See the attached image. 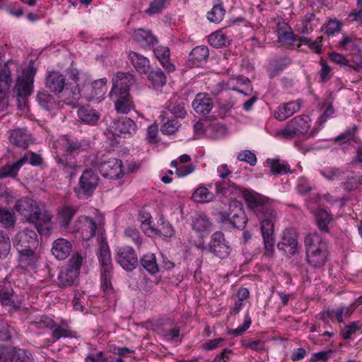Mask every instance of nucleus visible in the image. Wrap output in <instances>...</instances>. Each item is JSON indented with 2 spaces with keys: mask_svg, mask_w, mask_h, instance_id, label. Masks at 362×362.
I'll return each mask as SVG.
<instances>
[{
  "mask_svg": "<svg viewBox=\"0 0 362 362\" xmlns=\"http://www.w3.org/2000/svg\"><path fill=\"white\" fill-rule=\"evenodd\" d=\"M296 189L298 193L304 194L310 192L312 188L306 179L300 178L298 180Z\"/></svg>",
  "mask_w": 362,
  "mask_h": 362,
  "instance_id": "obj_61",
  "label": "nucleus"
},
{
  "mask_svg": "<svg viewBox=\"0 0 362 362\" xmlns=\"http://www.w3.org/2000/svg\"><path fill=\"white\" fill-rule=\"evenodd\" d=\"M194 170V166L192 164H189L176 168L175 173L178 177H185L192 173Z\"/></svg>",
  "mask_w": 362,
  "mask_h": 362,
  "instance_id": "obj_64",
  "label": "nucleus"
},
{
  "mask_svg": "<svg viewBox=\"0 0 362 362\" xmlns=\"http://www.w3.org/2000/svg\"><path fill=\"white\" fill-rule=\"evenodd\" d=\"M110 98L115 104V109L119 114H128L131 110L134 109V102L129 93L124 91L123 93L110 92Z\"/></svg>",
  "mask_w": 362,
  "mask_h": 362,
  "instance_id": "obj_13",
  "label": "nucleus"
},
{
  "mask_svg": "<svg viewBox=\"0 0 362 362\" xmlns=\"http://www.w3.org/2000/svg\"><path fill=\"white\" fill-rule=\"evenodd\" d=\"M11 243L8 235L0 230V257L5 258L10 252Z\"/></svg>",
  "mask_w": 362,
  "mask_h": 362,
  "instance_id": "obj_48",
  "label": "nucleus"
},
{
  "mask_svg": "<svg viewBox=\"0 0 362 362\" xmlns=\"http://www.w3.org/2000/svg\"><path fill=\"white\" fill-rule=\"evenodd\" d=\"M98 169L104 177L117 179L123 175L122 162L119 159L111 158L101 163L98 165Z\"/></svg>",
  "mask_w": 362,
  "mask_h": 362,
  "instance_id": "obj_14",
  "label": "nucleus"
},
{
  "mask_svg": "<svg viewBox=\"0 0 362 362\" xmlns=\"http://www.w3.org/2000/svg\"><path fill=\"white\" fill-rule=\"evenodd\" d=\"M158 129L156 124L150 125L147 129V139L148 142L155 144L158 141Z\"/></svg>",
  "mask_w": 362,
  "mask_h": 362,
  "instance_id": "obj_59",
  "label": "nucleus"
},
{
  "mask_svg": "<svg viewBox=\"0 0 362 362\" xmlns=\"http://www.w3.org/2000/svg\"><path fill=\"white\" fill-rule=\"evenodd\" d=\"M252 320L248 313H246L244 317V322L242 326L236 329H230L228 332L229 334L240 336L243 334L251 325Z\"/></svg>",
  "mask_w": 362,
  "mask_h": 362,
  "instance_id": "obj_52",
  "label": "nucleus"
},
{
  "mask_svg": "<svg viewBox=\"0 0 362 362\" xmlns=\"http://www.w3.org/2000/svg\"><path fill=\"white\" fill-rule=\"evenodd\" d=\"M208 40L209 44L214 47L220 48L229 45L231 39L229 38L223 30H220L211 33L209 36Z\"/></svg>",
  "mask_w": 362,
  "mask_h": 362,
  "instance_id": "obj_36",
  "label": "nucleus"
},
{
  "mask_svg": "<svg viewBox=\"0 0 362 362\" xmlns=\"http://www.w3.org/2000/svg\"><path fill=\"white\" fill-rule=\"evenodd\" d=\"M46 86L51 91L59 93L65 87V78L59 71H50L47 76Z\"/></svg>",
  "mask_w": 362,
  "mask_h": 362,
  "instance_id": "obj_23",
  "label": "nucleus"
},
{
  "mask_svg": "<svg viewBox=\"0 0 362 362\" xmlns=\"http://www.w3.org/2000/svg\"><path fill=\"white\" fill-rule=\"evenodd\" d=\"M238 160L245 161L250 165H255L257 163V158L252 151L245 150L240 152L237 156Z\"/></svg>",
  "mask_w": 362,
  "mask_h": 362,
  "instance_id": "obj_56",
  "label": "nucleus"
},
{
  "mask_svg": "<svg viewBox=\"0 0 362 362\" xmlns=\"http://www.w3.org/2000/svg\"><path fill=\"white\" fill-rule=\"evenodd\" d=\"M116 262L127 271H132L138 264V257L135 250L130 246L118 247L115 250Z\"/></svg>",
  "mask_w": 362,
  "mask_h": 362,
  "instance_id": "obj_10",
  "label": "nucleus"
},
{
  "mask_svg": "<svg viewBox=\"0 0 362 362\" xmlns=\"http://www.w3.org/2000/svg\"><path fill=\"white\" fill-rule=\"evenodd\" d=\"M0 301L3 306L9 308V310H17L21 308V301L13 298V291L1 288L0 290Z\"/></svg>",
  "mask_w": 362,
  "mask_h": 362,
  "instance_id": "obj_30",
  "label": "nucleus"
},
{
  "mask_svg": "<svg viewBox=\"0 0 362 362\" xmlns=\"http://www.w3.org/2000/svg\"><path fill=\"white\" fill-rule=\"evenodd\" d=\"M0 223L5 228H13L16 223V217L8 210L0 207Z\"/></svg>",
  "mask_w": 362,
  "mask_h": 362,
  "instance_id": "obj_45",
  "label": "nucleus"
},
{
  "mask_svg": "<svg viewBox=\"0 0 362 362\" xmlns=\"http://www.w3.org/2000/svg\"><path fill=\"white\" fill-rule=\"evenodd\" d=\"M83 257L78 255H74L69 263L60 270L57 276V284L62 288L74 286L77 282Z\"/></svg>",
  "mask_w": 362,
  "mask_h": 362,
  "instance_id": "obj_7",
  "label": "nucleus"
},
{
  "mask_svg": "<svg viewBox=\"0 0 362 362\" xmlns=\"http://www.w3.org/2000/svg\"><path fill=\"white\" fill-rule=\"evenodd\" d=\"M78 115L81 121L86 124L90 123V109L88 105L80 107L78 110Z\"/></svg>",
  "mask_w": 362,
  "mask_h": 362,
  "instance_id": "obj_60",
  "label": "nucleus"
},
{
  "mask_svg": "<svg viewBox=\"0 0 362 362\" xmlns=\"http://www.w3.org/2000/svg\"><path fill=\"white\" fill-rule=\"evenodd\" d=\"M71 251V243L66 239H57L52 244V252L58 259H65Z\"/></svg>",
  "mask_w": 362,
  "mask_h": 362,
  "instance_id": "obj_24",
  "label": "nucleus"
},
{
  "mask_svg": "<svg viewBox=\"0 0 362 362\" xmlns=\"http://www.w3.org/2000/svg\"><path fill=\"white\" fill-rule=\"evenodd\" d=\"M228 206V212H219L220 222L223 225H229L230 228H244L247 222V218L241 202L237 199H231Z\"/></svg>",
  "mask_w": 362,
  "mask_h": 362,
  "instance_id": "obj_6",
  "label": "nucleus"
},
{
  "mask_svg": "<svg viewBox=\"0 0 362 362\" xmlns=\"http://www.w3.org/2000/svg\"><path fill=\"white\" fill-rule=\"evenodd\" d=\"M208 251L221 259L229 255L230 248L222 232L216 231L212 234Z\"/></svg>",
  "mask_w": 362,
  "mask_h": 362,
  "instance_id": "obj_11",
  "label": "nucleus"
},
{
  "mask_svg": "<svg viewBox=\"0 0 362 362\" xmlns=\"http://www.w3.org/2000/svg\"><path fill=\"white\" fill-rule=\"evenodd\" d=\"M192 199L198 203H204L212 201L214 194L205 187H199L192 194Z\"/></svg>",
  "mask_w": 362,
  "mask_h": 362,
  "instance_id": "obj_42",
  "label": "nucleus"
},
{
  "mask_svg": "<svg viewBox=\"0 0 362 362\" xmlns=\"http://www.w3.org/2000/svg\"><path fill=\"white\" fill-rule=\"evenodd\" d=\"M192 226L197 231H206L211 228V223L206 215L199 214L192 220Z\"/></svg>",
  "mask_w": 362,
  "mask_h": 362,
  "instance_id": "obj_44",
  "label": "nucleus"
},
{
  "mask_svg": "<svg viewBox=\"0 0 362 362\" xmlns=\"http://www.w3.org/2000/svg\"><path fill=\"white\" fill-rule=\"evenodd\" d=\"M110 130L113 135L117 136L132 135L136 132V124L129 117H121L112 122Z\"/></svg>",
  "mask_w": 362,
  "mask_h": 362,
  "instance_id": "obj_12",
  "label": "nucleus"
},
{
  "mask_svg": "<svg viewBox=\"0 0 362 362\" xmlns=\"http://www.w3.org/2000/svg\"><path fill=\"white\" fill-rule=\"evenodd\" d=\"M23 222L35 224V228L41 235L50 234L53 223L52 214L40 209L36 201L28 197L18 199L13 207Z\"/></svg>",
  "mask_w": 362,
  "mask_h": 362,
  "instance_id": "obj_3",
  "label": "nucleus"
},
{
  "mask_svg": "<svg viewBox=\"0 0 362 362\" xmlns=\"http://www.w3.org/2000/svg\"><path fill=\"white\" fill-rule=\"evenodd\" d=\"M39 104L45 109H49L53 98L46 90L40 91L37 95Z\"/></svg>",
  "mask_w": 362,
  "mask_h": 362,
  "instance_id": "obj_53",
  "label": "nucleus"
},
{
  "mask_svg": "<svg viewBox=\"0 0 362 362\" xmlns=\"http://www.w3.org/2000/svg\"><path fill=\"white\" fill-rule=\"evenodd\" d=\"M33 323L40 329L50 327L52 330V337L55 341L62 337H71V332L69 329L54 323L52 320L48 317H45L44 320H41L40 322H34Z\"/></svg>",
  "mask_w": 362,
  "mask_h": 362,
  "instance_id": "obj_19",
  "label": "nucleus"
},
{
  "mask_svg": "<svg viewBox=\"0 0 362 362\" xmlns=\"http://www.w3.org/2000/svg\"><path fill=\"white\" fill-rule=\"evenodd\" d=\"M244 197L249 208L254 211L260 222V230L265 250L272 252L274 249V223L277 218L274 201L252 191L246 192Z\"/></svg>",
  "mask_w": 362,
  "mask_h": 362,
  "instance_id": "obj_1",
  "label": "nucleus"
},
{
  "mask_svg": "<svg viewBox=\"0 0 362 362\" xmlns=\"http://www.w3.org/2000/svg\"><path fill=\"white\" fill-rule=\"evenodd\" d=\"M341 28V23L337 19H330L327 22L326 26V33L329 35H333L337 33H339Z\"/></svg>",
  "mask_w": 362,
  "mask_h": 362,
  "instance_id": "obj_58",
  "label": "nucleus"
},
{
  "mask_svg": "<svg viewBox=\"0 0 362 362\" xmlns=\"http://www.w3.org/2000/svg\"><path fill=\"white\" fill-rule=\"evenodd\" d=\"M192 106L197 114L207 117L214 108V101L208 93H199L193 100Z\"/></svg>",
  "mask_w": 362,
  "mask_h": 362,
  "instance_id": "obj_15",
  "label": "nucleus"
},
{
  "mask_svg": "<svg viewBox=\"0 0 362 362\" xmlns=\"http://www.w3.org/2000/svg\"><path fill=\"white\" fill-rule=\"evenodd\" d=\"M186 103L183 101H169L166 108L176 117L183 118L187 114Z\"/></svg>",
  "mask_w": 362,
  "mask_h": 362,
  "instance_id": "obj_40",
  "label": "nucleus"
},
{
  "mask_svg": "<svg viewBox=\"0 0 362 362\" xmlns=\"http://www.w3.org/2000/svg\"><path fill=\"white\" fill-rule=\"evenodd\" d=\"M156 234H160L165 238H170L174 234L171 225L168 221H162L160 225L156 228Z\"/></svg>",
  "mask_w": 362,
  "mask_h": 362,
  "instance_id": "obj_57",
  "label": "nucleus"
},
{
  "mask_svg": "<svg viewBox=\"0 0 362 362\" xmlns=\"http://www.w3.org/2000/svg\"><path fill=\"white\" fill-rule=\"evenodd\" d=\"M209 54V49L206 47L198 46L191 51L189 55V60L194 66H199L202 62H206Z\"/></svg>",
  "mask_w": 362,
  "mask_h": 362,
  "instance_id": "obj_32",
  "label": "nucleus"
},
{
  "mask_svg": "<svg viewBox=\"0 0 362 362\" xmlns=\"http://www.w3.org/2000/svg\"><path fill=\"white\" fill-rule=\"evenodd\" d=\"M14 245L18 251L37 249L39 241L35 230L26 228L19 231L15 237Z\"/></svg>",
  "mask_w": 362,
  "mask_h": 362,
  "instance_id": "obj_9",
  "label": "nucleus"
},
{
  "mask_svg": "<svg viewBox=\"0 0 362 362\" xmlns=\"http://www.w3.org/2000/svg\"><path fill=\"white\" fill-rule=\"evenodd\" d=\"M36 74V69L33 64L30 62L26 69L23 71L21 77L18 78L14 92L17 97L26 98L30 95L33 89L34 77Z\"/></svg>",
  "mask_w": 362,
  "mask_h": 362,
  "instance_id": "obj_8",
  "label": "nucleus"
},
{
  "mask_svg": "<svg viewBox=\"0 0 362 362\" xmlns=\"http://www.w3.org/2000/svg\"><path fill=\"white\" fill-rule=\"evenodd\" d=\"M8 362H34L32 354L27 350L11 347Z\"/></svg>",
  "mask_w": 362,
  "mask_h": 362,
  "instance_id": "obj_29",
  "label": "nucleus"
},
{
  "mask_svg": "<svg viewBox=\"0 0 362 362\" xmlns=\"http://www.w3.org/2000/svg\"><path fill=\"white\" fill-rule=\"evenodd\" d=\"M318 228L325 233L329 232L328 225L332 220V216L327 211L323 209L317 210L315 214Z\"/></svg>",
  "mask_w": 362,
  "mask_h": 362,
  "instance_id": "obj_37",
  "label": "nucleus"
},
{
  "mask_svg": "<svg viewBox=\"0 0 362 362\" xmlns=\"http://www.w3.org/2000/svg\"><path fill=\"white\" fill-rule=\"evenodd\" d=\"M311 119L309 115L302 114L289 120L284 128L278 132L277 134L286 139L304 138L309 139L315 136L320 132V127H311Z\"/></svg>",
  "mask_w": 362,
  "mask_h": 362,
  "instance_id": "obj_4",
  "label": "nucleus"
},
{
  "mask_svg": "<svg viewBox=\"0 0 362 362\" xmlns=\"http://www.w3.org/2000/svg\"><path fill=\"white\" fill-rule=\"evenodd\" d=\"M9 140L15 146L25 148L31 141V136L26 129H15L11 132Z\"/></svg>",
  "mask_w": 362,
  "mask_h": 362,
  "instance_id": "obj_27",
  "label": "nucleus"
},
{
  "mask_svg": "<svg viewBox=\"0 0 362 362\" xmlns=\"http://www.w3.org/2000/svg\"><path fill=\"white\" fill-rule=\"evenodd\" d=\"M225 13L226 11L222 3L218 2L214 4L211 10L208 12L207 18L209 21L217 23L223 20Z\"/></svg>",
  "mask_w": 362,
  "mask_h": 362,
  "instance_id": "obj_43",
  "label": "nucleus"
},
{
  "mask_svg": "<svg viewBox=\"0 0 362 362\" xmlns=\"http://www.w3.org/2000/svg\"><path fill=\"white\" fill-rule=\"evenodd\" d=\"M349 60L348 65H346L345 67L346 71H349L351 69L356 72L362 71V56L361 54H354Z\"/></svg>",
  "mask_w": 362,
  "mask_h": 362,
  "instance_id": "obj_51",
  "label": "nucleus"
},
{
  "mask_svg": "<svg viewBox=\"0 0 362 362\" xmlns=\"http://www.w3.org/2000/svg\"><path fill=\"white\" fill-rule=\"evenodd\" d=\"M149 86L158 89L166 83V76L160 69L151 70L148 75Z\"/></svg>",
  "mask_w": 362,
  "mask_h": 362,
  "instance_id": "obj_34",
  "label": "nucleus"
},
{
  "mask_svg": "<svg viewBox=\"0 0 362 362\" xmlns=\"http://www.w3.org/2000/svg\"><path fill=\"white\" fill-rule=\"evenodd\" d=\"M78 78L74 74L73 81L67 83L61 93V100L71 107H75L80 97V89L77 83Z\"/></svg>",
  "mask_w": 362,
  "mask_h": 362,
  "instance_id": "obj_16",
  "label": "nucleus"
},
{
  "mask_svg": "<svg viewBox=\"0 0 362 362\" xmlns=\"http://www.w3.org/2000/svg\"><path fill=\"white\" fill-rule=\"evenodd\" d=\"M333 353L332 350H329L327 351H319L313 354L310 361L311 362H318L320 361H326L327 360Z\"/></svg>",
  "mask_w": 362,
  "mask_h": 362,
  "instance_id": "obj_63",
  "label": "nucleus"
},
{
  "mask_svg": "<svg viewBox=\"0 0 362 362\" xmlns=\"http://www.w3.org/2000/svg\"><path fill=\"white\" fill-rule=\"evenodd\" d=\"M153 53L166 71L171 72L175 70V66L170 62V49L168 47L158 45L154 48Z\"/></svg>",
  "mask_w": 362,
  "mask_h": 362,
  "instance_id": "obj_26",
  "label": "nucleus"
},
{
  "mask_svg": "<svg viewBox=\"0 0 362 362\" xmlns=\"http://www.w3.org/2000/svg\"><path fill=\"white\" fill-rule=\"evenodd\" d=\"M134 83V78L129 73L118 72L112 78V87L110 91L118 93H129V87Z\"/></svg>",
  "mask_w": 362,
  "mask_h": 362,
  "instance_id": "obj_18",
  "label": "nucleus"
},
{
  "mask_svg": "<svg viewBox=\"0 0 362 362\" xmlns=\"http://www.w3.org/2000/svg\"><path fill=\"white\" fill-rule=\"evenodd\" d=\"M134 40L142 46H151L157 43V39L150 31L138 29L134 32Z\"/></svg>",
  "mask_w": 362,
  "mask_h": 362,
  "instance_id": "obj_35",
  "label": "nucleus"
},
{
  "mask_svg": "<svg viewBox=\"0 0 362 362\" xmlns=\"http://www.w3.org/2000/svg\"><path fill=\"white\" fill-rule=\"evenodd\" d=\"M129 59L135 69L140 74H146L150 68L149 60L143 55L136 52H129Z\"/></svg>",
  "mask_w": 362,
  "mask_h": 362,
  "instance_id": "obj_28",
  "label": "nucleus"
},
{
  "mask_svg": "<svg viewBox=\"0 0 362 362\" xmlns=\"http://www.w3.org/2000/svg\"><path fill=\"white\" fill-rule=\"evenodd\" d=\"M358 126L354 125L352 128L346 129L344 132L341 133L334 139V142L341 144H347L350 141L358 143V137L356 136L358 132Z\"/></svg>",
  "mask_w": 362,
  "mask_h": 362,
  "instance_id": "obj_39",
  "label": "nucleus"
},
{
  "mask_svg": "<svg viewBox=\"0 0 362 362\" xmlns=\"http://www.w3.org/2000/svg\"><path fill=\"white\" fill-rule=\"evenodd\" d=\"M62 148L68 154H78L88 147V144L75 139L62 136L59 141Z\"/></svg>",
  "mask_w": 362,
  "mask_h": 362,
  "instance_id": "obj_20",
  "label": "nucleus"
},
{
  "mask_svg": "<svg viewBox=\"0 0 362 362\" xmlns=\"http://www.w3.org/2000/svg\"><path fill=\"white\" fill-rule=\"evenodd\" d=\"M302 106V100L290 101L279 105L274 112V117L279 121H284L298 112Z\"/></svg>",
  "mask_w": 362,
  "mask_h": 362,
  "instance_id": "obj_17",
  "label": "nucleus"
},
{
  "mask_svg": "<svg viewBox=\"0 0 362 362\" xmlns=\"http://www.w3.org/2000/svg\"><path fill=\"white\" fill-rule=\"evenodd\" d=\"M18 259L22 267L26 269H34L37 267V263L40 259V255L37 249L25 250L24 251H18Z\"/></svg>",
  "mask_w": 362,
  "mask_h": 362,
  "instance_id": "obj_21",
  "label": "nucleus"
},
{
  "mask_svg": "<svg viewBox=\"0 0 362 362\" xmlns=\"http://www.w3.org/2000/svg\"><path fill=\"white\" fill-rule=\"evenodd\" d=\"M355 310V307L354 305H349V306H341L339 308H336L335 312V317L336 320L340 322H344V318H349Z\"/></svg>",
  "mask_w": 362,
  "mask_h": 362,
  "instance_id": "obj_47",
  "label": "nucleus"
},
{
  "mask_svg": "<svg viewBox=\"0 0 362 362\" xmlns=\"http://www.w3.org/2000/svg\"><path fill=\"white\" fill-rule=\"evenodd\" d=\"M180 124L177 120H168L160 128L161 132L165 134H173L177 131Z\"/></svg>",
  "mask_w": 362,
  "mask_h": 362,
  "instance_id": "obj_54",
  "label": "nucleus"
},
{
  "mask_svg": "<svg viewBox=\"0 0 362 362\" xmlns=\"http://www.w3.org/2000/svg\"><path fill=\"white\" fill-rule=\"evenodd\" d=\"M79 199L88 198L90 195V170H86L79 179L78 187L74 189Z\"/></svg>",
  "mask_w": 362,
  "mask_h": 362,
  "instance_id": "obj_25",
  "label": "nucleus"
},
{
  "mask_svg": "<svg viewBox=\"0 0 362 362\" xmlns=\"http://www.w3.org/2000/svg\"><path fill=\"white\" fill-rule=\"evenodd\" d=\"M140 263L143 268L152 275L156 274L160 270L156 255L153 253L144 255L140 259Z\"/></svg>",
  "mask_w": 362,
  "mask_h": 362,
  "instance_id": "obj_33",
  "label": "nucleus"
},
{
  "mask_svg": "<svg viewBox=\"0 0 362 362\" xmlns=\"http://www.w3.org/2000/svg\"><path fill=\"white\" fill-rule=\"evenodd\" d=\"M75 214V210L70 206H64L59 213L60 223L62 226H66L69 224L72 217Z\"/></svg>",
  "mask_w": 362,
  "mask_h": 362,
  "instance_id": "obj_50",
  "label": "nucleus"
},
{
  "mask_svg": "<svg viewBox=\"0 0 362 362\" xmlns=\"http://www.w3.org/2000/svg\"><path fill=\"white\" fill-rule=\"evenodd\" d=\"M124 235L127 240H131L138 247L141 245L142 238L141 237L140 232L136 228L132 226L127 227L124 231Z\"/></svg>",
  "mask_w": 362,
  "mask_h": 362,
  "instance_id": "obj_46",
  "label": "nucleus"
},
{
  "mask_svg": "<svg viewBox=\"0 0 362 362\" xmlns=\"http://www.w3.org/2000/svg\"><path fill=\"white\" fill-rule=\"evenodd\" d=\"M169 2L170 0H153L150 3L148 8L146 10V13L148 15L158 13L165 8Z\"/></svg>",
  "mask_w": 362,
  "mask_h": 362,
  "instance_id": "obj_49",
  "label": "nucleus"
},
{
  "mask_svg": "<svg viewBox=\"0 0 362 362\" xmlns=\"http://www.w3.org/2000/svg\"><path fill=\"white\" fill-rule=\"evenodd\" d=\"M213 136L218 138L224 136L227 132V127L225 124L217 123L212 126Z\"/></svg>",
  "mask_w": 362,
  "mask_h": 362,
  "instance_id": "obj_62",
  "label": "nucleus"
},
{
  "mask_svg": "<svg viewBox=\"0 0 362 362\" xmlns=\"http://www.w3.org/2000/svg\"><path fill=\"white\" fill-rule=\"evenodd\" d=\"M107 90L106 78L95 80L92 82V101L100 102Z\"/></svg>",
  "mask_w": 362,
  "mask_h": 362,
  "instance_id": "obj_31",
  "label": "nucleus"
},
{
  "mask_svg": "<svg viewBox=\"0 0 362 362\" xmlns=\"http://www.w3.org/2000/svg\"><path fill=\"white\" fill-rule=\"evenodd\" d=\"M10 64H11V62L8 61L0 68V103L6 98V93L12 82Z\"/></svg>",
  "mask_w": 362,
  "mask_h": 362,
  "instance_id": "obj_22",
  "label": "nucleus"
},
{
  "mask_svg": "<svg viewBox=\"0 0 362 362\" xmlns=\"http://www.w3.org/2000/svg\"><path fill=\"white\" fill-rule=\"evenodd\" d=\"M20 160H23V165L28 162L33 166H39L42 162L41 156L33 152H29L25 154Z\"/></svg>",
  "mask_w": 362,
  "mask_h": 362,
  "instance_id": "obj_55",
  "label": "nucleus"
},
{
  "mask_svg": "<svg viewBox=\"0 0 362 362\" xmlns=\"http://www.w3.org/2000/svg\"><path fill=\"white\" fill-rule=\"evenodd\" d=\"M267 163L269 165L271 172L274 175L292 173V171L289 170L288 164L279 159H268Z\"/></svg>",
  "mask_w": 362,
  "mask_h": 362,
  "instance_id": "obj_41",
  "label": "nucleus"
},
{
  "mask_svg": "<svg viewBox=\"0 0 362 362\" xmlns=\"http://www.w3.org/2000/svg\"><path fill=\"white\" fill-rule=\"evenodd\" d=\"M304 243L308 264L313 267L323 266L328 255L327 243L316 233L308 235Z\"/></svg>",
  "mask_w": 362,
  "mask_h": 362,
  "instance_id": "obj_5",
  "label": "nucleus"
},
{
  "mask_svg": "<svg viewBox=\"0 0 362 362\" xmlns=\"http://www.w3.org/2000/svg\"><path fill=\"white\" fill-rule=\"evenodd\" d=\"M105 217L98 209L92 211V244L100 266L101 287L105 293L111 288L112 263L104 228Z\"/></svg>",
  "mask_w": 362,
  "mask_h": 362,
  "instance_id": "obj_2",
  "label": "nucleus"
},
{
  "mask_svg": "<svg viewBox=\"0 0 362 362\" xmlns=\"http://www.w3.org/2000/svg\"><path fill=\"white\" fill-rule=\"evenodd\" d=\"M23 165V160H18L11 165L1 167L0 168V179L16 177Z\"/></svg>",
  "mask_w": 362,
  "mask_h": 362,
  "instance_id": "obj_38",
  "label": "nucleus"
}]
</instances>
